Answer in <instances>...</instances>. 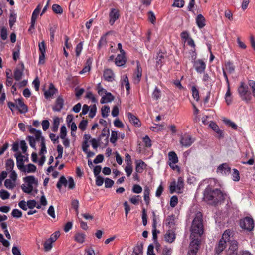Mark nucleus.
Returning <instances> with one entry per match:
<instances>
[{
	"instance_id": "nucleus-1",
	"label": "nucleus",
	"mask_w": 255,
	"mask_h": 255,
	"mask_svg": "<svg viewBox=\"0 0 255 255\" xmlns=\"http://www.w3.org/2000/svg\"><path fill=\"white\" fill-rule=\"evenodd\" d=\"M226 195L218 189H212L210 187H207L204 191V200L209 204L217 205L223 202Z\"/></svg>"
},
{
	"instance_id": "nucleus-2",
	"label": "nucleus",
	"mask_w": 255,
	"mask_h": 255,
	"mask_svg": "<svg viewBox=\"0 0 255 255\" xmlns=\"http://www.w3.org/2000/svg\"><path fill=\"white\" fill-rule=\"evenodd\" d=\"M190 239L201 241L202 235L204 233L202 214L201 212L196 214L191 227Z\"/></svg>"
},
{
	"instance_id": "nucleus-3",
	"label": "nucleus",
	"mask_w": 255,
	"mask_h": 255,
	"mask_svg": "<svg viewBox=\"0 0 255 255\" xmlns=\"http://www.w3.org/2000/svg\"><path fill=\"white\" fill-rule=\"evenodd\" d=\"M232 232L229 230H226L222 235L221 239L215 247V251L216 254H220L225 249L227 242L230 241Z\"/></svg>"
},
{
	"instance_id": "nucleus-4",
	"label": "nucleus",
	"mask_w": 255,
	"mask_h": 255,
	"mask_svg": "<svg viewBox=\"0 0 255 255\" xmlns=\"http://www.w3.org/2000/svg\"><path fill=\"white\" fill-rule=\"evenodd\" d=\"M240 226L242 229L251 231L254 227V220L251 217H246L240 220Z\"/></svg>"
},
{
	"instance_id": "nucleus-5",
	"label": "nucleus",
	"mask_w": 255,
	"mask_h": 255,
	"mask_svg": "<svg viewBox=\"0 0 255 255\" xmlns=\"http://www.w3.org/2000/svg\"><path fill=\"white\" fill-rule=\"evenodd\" d=\"M248 89V86L243 82L241 83L240 86L238 88V93L244 100L249 101L250 100V92Z\"/></svg>"
},
{
	"instance_id": "nucleus-6",
	"label": "nucleus",
	"mask_w": 255,
	"mask_h": 255,
	"mask_svg": "<svg viewBox=\"0 0 255 255\" xmlns=\"http://www.w3.org/2000/svg\"><path fill=\"white\" fill-rule=\"evenodd\" d=\"M17 166L18 168L22 172L27 173H33L35 172L36 170V167L32 164H29L27 166H25L24 164H22L21 161L18 160L17 162Z\"/></svg>"
},
{
	"instance_id": "nucleus-7",
	"label": "nucleus",
	"mask_w": 255,
	"mask_h": 255,
	"mask_svg": "<svg viewBox=\"0 0 255 255\" xmlns=\"http://www.w3.org/2000/svg\"><path fill=\"white\" fill-rule=\"evenodd\" d=\"M191 241L189 246V251L187 255H196L199 250L201 241L191 239Z\"/></svg>"
},
{
	"instance_id": "nucleus-8",
	"label": "nucleus",
	"mask_w": 255,
	"mask_h": 255,
	"mask_svg": "<svg viewBox=\"0 0 255 255\" xmlns=\"http://www.w3.org/2000/svg\"><path fill=\"white\" fill-rule=\"evenodd\" d=\"M193 139L191 135L185 134L181 137L180 143L183 146L189 147L194 142Z\"/></svg>"
},
{
	"instance_id": "nucleus-9",
	"label": "nucleus",
	"mask_w": 255,
	"mask_h": 255,
	"mask_svg": "<svg viewBox=\"0 0 255 255\" xmlns=\"http://www.w3.org/2000/svg\"><path fill=\"white\" fill-rule=\"evenodd\" d=\"M110 20L109 23L112 25L114 24L115 21L118 19L119 17V11L118 10L112 8L111 10V12L109 14Z\"/></svg>"
},
{
	"instance_id": "nucleus-10",
	"label": "nucleus",
	"mask_w": 255,
	"mask_h": 255,
	"mask_svg": "<svg viewBox=\"0 0 255 255\" xmlns=\"http://www.w3.org/2000/svg\"><path fill=\"white\" fill-rule=\"evenodd\" d=\"M16 107L21 113H25L28 111L27 107L22 101L21 99H18L16 100Z\"/></svg>"
},
{
	"instance_id": "nucleus-11",
	"label": "nucleus",
	"mask_w": 255,
	"mask_h": 255,
	"mask_svg": "<svg viewBox=\"0 0 255 255\" xmlns=\"http://www.w3.org/2000/svg\"><path fill=\"white\" fill-rule=\"evenodd\" d=\"M230 246L227 253H235V255H237V251L238 248V243L235 240L230 241Z\"/></svg>"
},
{
	"instance_id": "nucleus-12",
	"label": "nucleus",
	"mask_w": 255,
	"mask_h": 255,
	"mask_svg": "<svg viewBox=\"0 0 255 255\" xmlns=\"http://www.w3.org/2000/svg\"><path fill=\"white\" fill-rule=\"evenodd\" d=\"M230 167L227 163H223L218 167L217 172L226 175L230 172Z\"/></svg>"
},
{
	"instance_id": "nucleus-13",
	"label": "nucleus",
	"mask_w": 255,
	"mask_h": 255,
	"mask_svg": "<svg viewBox=\"0 0 255 255\" xmlns=\"http://www.w3.org/2000/svg\"><path fill=\"white\" fill-rule=\"evenodd\" d=\"M63 105L64 100L61 97H58L56 99L55 105L53 107V110L59 112L62 109Z\"/></svg>"
},
{
	"instance_id": "nucleus-14",
	"label": "nucleus",
	"mask_w": 255,
	"mask_h": 255,
	"mask_svg": "<svg viewBox=\"0 0 255 255\" xmlns=\"http://www.w3.org/2000/svg\"><path fill=\"white\" fill-rule=\"evenodd\" d=\"M165 240L166 242L171 243L175 239L176 235L172 230H168L165 235Z\"/></svg>"
},
{
	"instance_id": "nucleus-15",
	"label": "nucleus",
	"mask_w": 255,
	"mask_h": 255,
	"mask_svg": "<svg viewBox=\"0 0 255 255\" xmlns=\"http://www.w3.org/2000/svg\"><path fill=\"white\" fill-rule=\"evenodd\" d=\"M195 67L196 71L198 72L202 73L204 71L206 65L203 61L199 60L195 62Z\"/></svg>"
},
{
	"instance_id": "nucleus-16",
	"label": "nucleus",
	"mask_w": 255,
	"mask_h": 255,
	"mask_svg": "<svg viewBox=\"0 0 255 255\" xmlns=\"http://www.w3.org/2000/svg\"><path fill=\"white\" fill-rule=\"evenodd\" d=\"M126 58L125 57V54H118L115 59V64L118 66H123L126 63Z\"/></svg>"
},
{
	"instance_id": "nucleus-17",
	"label": "nucleus",
	"mask_w": 255,
	"mask_h": 255,
	"mask_svg": "<svg viewBox=\"0 0 255 255\" xmlns=\"http://www.w3.org/2000/svg\"><path fill=\"white\" fill-rule=\"evenodd\" d=\"M104 79L108 82H112L114 80V73L111 69H106L104 72Z\"/></svg>"
},
{
	"instance_id": "nucleus-18",
	"label": "nucleus",
	"mask_w": 255,
	"mask_h": 255,
	"mask_svg": "<svg viewBox=\"0 0 255 255\" xmlns=\"http://www.w3.org/2000/svg\"><path fill=\"white\" fill-rule=\"evenodd\" d=\"M24 64H21V69H16L14 72V78L15 80L19 81L21 79L23 76V72L24 70Z\"/></svg>"
},
{
	"instance_id": "nucleus-19",
	"label": "nucleus",
	"mask_w": 255,
	"mask_h": 255,
	"mask_svg": "<svg viewBox=\"0 0 255 255\" xmlns=\"http://www.w3.org/2000/svg\"><path fill=\"white\" fill-rule=\"evenodd\" d=\"M128 117L131 123L139 127L141 126V122L139 119L131 113H128Z\"/></svg>"
},
{
	"instance_id": "nucleus-20",
	"label": "nucleus",
	"mask_w": 255,
	"mask_h": 255,
	"mask_svg": "<svg viewBox=\"0 0 255 255\" xmlns=\"http://www.w3.org/2000/svg\"><path fill=\"white\" fill-rule=\"evenodd\" d=\"M105 94L106 95L103 96L101 99L100 102L101 104L110 102L114 100V97L111 93L106 92Z\"/></svg>"
},
{
	"instance_id": "nucleus-21",
	"label": "nucleus",
	"mask_w": 255,
	"mask_h": 255,
	"mask_svg": "<svg viewBox=\"0 0 255 255\" xmlns=\"http://www.w3.org/2000/svg\"><path fill=\"white\" fill-rule=\"evenodd\" d=\"M210 127L218 134L219 137H222L223 136V132L221 130L218 125L214 122H211L209 125Z\"/></svg>"
},
{
	"instance_id": "nucleus-22",
	"label": "nucleus",
	"mask_w": 255,
	"mask_h": 255,
	"mask_svg": "<svg viewBox=\"0 0 255 255\" xmlns=\"http://www.w3.org/2000/svg\"><path fill=\"white\" fill-rule=\"evenodd\" d=\"M196 23L200 28L205 25V19L202 14H199L196 19Z\"/></svg>"
},
{
	"instance_id": "nucleus-23",
	"label": "nucleus",
	"mask_w": 255,
	"mask_h": 255,
	"mask_svg": "<svg viewBox=\"0 0 255 255\" xmlns=\"http://www.w3.org/2000/svg\"><path fill=\"white\" fill-rule=\"evenodd\" d=\"M56 91L57 90L54 88V85L52 84H50L48 90L45 91L44 93L45 97L48 98L53 96L56 93Z\"/></svg>"
},
{
	"instance_id": "nucleus-24",
	"label": "nucleus",
	"mask_w": 255,
	"mask_h": 255,
	"mask_svg": "<svg viewBox=\"0 0 255 255\" xmlns=\"http://www.w3.org/2000/svg\"><path fill=\"white\" fill-rule=\"evenodd\" d=\"M24 181L27 184L38 185V181L35 179L34 176H28L23 178Z\"/></svg>"
},
{
	"instance_id": "nucleus-25",
	"label": "nucleus",
	"mask_w": 255,
	"mask_h": 255,
	"mask_svg": "<svg viewBox=\"0 0 255 255\" xmlns=\"http://www.w3.org/2000/svg\"><path fill=\"white\" fill-rule=\"evenodd\" d=\"M169 160L170 161L169 165L171 164H175L178 162V159L176 154L174 151H171L168 154ZM171 167V166H170Z\"/></svg>"
},
{
	"instance_id": "nucleus-26",
	"label": "nucleus",
	"mask_w": 255,
	"mask_h": 255,
	"mask_svg": "<svg viewBox=\"0 0 255 255\" xmlns=\"http://www.w3.org/2000/svg\"><path fill=\"white\" fill-rule=\"evenodd\" d=\"M145 166V163L142 160H137L136 161V171L138 173H141Z\"/></svg>"
},
{
	"instance_id": "nucleus-27",
	"label": "nucleus",
	"mask_w": 255,
	"mask_h": 255,
	"mask_svg": "<svg viewBox=\"0 0 255 255\" xmlns=\"http://www.w3.org/2000/svg\"><path fill=\"white\" fill-rule=\"evenodd\" d=\"M68 184V180L64 176H62L57 183L56 186L59 190H60L62 185L66 187Z\"/></svg>"
},
{
	"instance_id": "nucleus-28",
	"label": "nucleus",
	"mask_w": 255,
	"mask_h": 255,
	"mask_svg": "<svg viewBox=\"0 0 255 255\" xmlns=\"http://www.w3.org/2000/svg\"><path fill=\"white\" fill-rule=\"evenodd\" d=\"M175 216L174 215L168 216L166 219V225L169 228H172L175 224Z\"/></svg>"
},
{
	"instance_id": "nucleus-29",
	"label": "nucleus",
	"mask_w": 255,
	"mask_h": 255,
	"mask_svg": "<svg viewBox=\"0 0 255 255\" xmlns=\"http://www.w3.org/2000/svg\"><path fill=\"white\" fill-rule=\"evenodd\" d=\"M166 57V54L162 52H159L157 53V57H156V63L157 64H162L164 62V60L165 58Z\"/></svg>"
},
{
	"instance_id": "nucleus-30",
	"label": "nucleus",
	"mask_w": 255,
	"mask_h": 255,
	"mask_svg": "<svg viewBox=\"0 0 255 255\" xmlns=\"http://www.w3.org/2000/svg\"><path fill=\"white\" fill-rule=\"evenodd\" d=\"M60 123V119L58 117H55L53 118V122L52 124V127L51 128V129L52 131L55 132L57 131L58 129V127Z\"/></svg>"
},
{
	"instance_id": "nucleus-31",
	"label": "nucleus",
	"mask_w": 255,
	"mask_h": 255,
	"mask_svg": "<svg viewBox=\"0 0 255 255\" xmlns=\"http://www.w3.org/2000/svg\"><path fill=\"white\" fill-rule=\"evenodd\" d=\"M91 64V60L90 59H88L87 60L85 66H84L83 69L79 72V73L80 74H82L83 73L89 72L90 70Z\"/></svg>"
},
{
	"instance_id": "nucleus-32",
	"label": "nucleus",
	"mask_w": 255,
	"mask_h": 255,
	"mask_svg": "<svg viewBox=\"0 0 255 255\" xmlns=\"http://www.w3.org/2000/svg\"><path fill=\"white\" fill-rule=\"evenodd\" d=\"M143 252V245H137L134 249L132 255H142Z\"/></svg>"
},
{
	"instance_id": "nucleus-33",
	"label": "nucleus",
	"mask_w": 255,
	"mask_h": 255,
	"mask_svg": "<svg viewBox=\"0 0 255 255\" xmlns=\"http://www.w3.org/2000/svg\"><path fill=\"white\" fill-rule=\"evenodd\" d=\"M150 189L149 187H146L144 190V200L145 201L147 205H148L150 203Z\"/></svg>"
},
{
	"instance_id": "nucleus-34",
	"label": "nucleus",
	"mask_w": 255,
	"mask_h": 255,
	"mask_svg": "<svg viewBox=\"0 0 255 255\" xmlns=\"http://www.w3.org/2000/svg\"><path fill=\"white\" fill-rule=\"evenodd\" d=\"M176 186V191L178 193L181 192V190L184 187V181L182 177H179L178 178L177 184Z\"/></svg>"
},
{
	"instance_id": "nucleus-35",
	"label": "nucleus",
	"mask_w": 255,
	"mask_h": 255,
	"mask_svg": "<svg viewBox=\"0 0 255 255\" xmlns=\"http://www.w3.org/2000/svg\"><path fill=\"white\" fill-rule=\"evenodd\" d=\"M85 235L81 233H77L75 234V240L78 243H82L84 241Z\"/></svg>"
},
{
	"instance_id": "nucleus-36",
	"label": "nucleus",
	"mask_w": 255,
	"mask_h": 255,
	"mask_svg": "<svg viewBox=\"0 0 255 255\" xmlns=\"http://www.w3.org/2000/svg\"><path fill=\"white\" fill-rule=\"evenodd\" d=\"M122 85H125L127 91L128 92L130 89L129 82L127 75H124L122 81Z\"/></svg>"
},
{
	"instance_id": "nucleus-37",
	"label": "nucleus",
	"mask_w": 255,
	"mask_h": 255,
	"mask_svg": "<svg viewBox=\"0 0 255 255\" xmlns=\"http://www.w3.org/2000/svg\"><path fill=\"white\" fill-rule=\"evenodd\" d=\"M152 98L155 100H158L161 97V91L157 87H156L152 94Z\"/></svg>"
},
{
	"instance_id": "nucleus-38",
	"label": "nucleus",
	"mask_w": 255,
	"mask_h": 255,
	"mask_svg": "<svg viewBox=\"0 0 255 255\" xmlns=\"http://www.w3.org/2000/svg\"><path fill=\"white\" fill-rule=\"evenodd\" d=\"M14 166V163L12 159H8L5 163L6 170L8 171H12Z\"/></svg>"
},
{
	"instance_id": "nucleus-39",
	"label": "nucleus",
	"mask_w": 255,
	"mask_h": 255,
	"mask_svg": "<svg viewBox=\"0 0 255 255\" xmlns=\"http://www.w3.org/2000/svg\"><path fill=\"white\" fill-rule=\"evenodd\" d=\"M15 157L16 158V162L18 160L21 161V162L22 164L23 163V162L24 161H28V158L27 156H25L24 155H22L20 152H18L15 154Z\"/></svg>"
},
{
	"instance_id": "nucleus-40",
	"label": "nucleus",
	"mask_w": 255,
	"mask_h": 255,
	"mask_svg": "<svg viewBox=\"0 0 255 255\" xmlns=\"http://www.w3.org/2000/svg\"><path fill=\"white\" fill-rule=\"evenodd\" d=\"M90 112L89 114V117L91 118H94L97 112V107L95 104L90 106Z\"/></svg>"
},
{
	"instance_id": "nucleus-41",
	"label": "nucleus",
	"mask_w": 255,
	"mask_h": 255,
	"mask_svg": "<svg viewBox=\"0 0 255 255\" xmlns=\"http://www.w3.org/2000/svg\"><path fill=\"white\" fill-rule=\"evenodd\" d=\"M53 243V242L49 239L44 242V248L45 251H49L51 250Z\"/></svg>"
},
{
	"instance_id": "nucleus-42",
	"label": "nucleus",
	"mask_w": 255,
	"mask_h": 255,
	"mask_svg": "<svg viewBox=\"0 0 255 255\" xmlns=\"http://www.w3.org/2000/svg\"><path fill=\"white\" fill-rule=\"evenodd\" d=\"M110 112V107L108 106H104L101 109V114L103 118H106L108 116V113Z\"/></svg>"
},
{
	"instance_id": "nucleus-43",
	"label": "nucleus",
	"mask_w": 255,
	"mask_h": 255,
	"mask_svg": "<svg viewBox=\"0 0 255 255\" xmlns=\"http://www.w3.org/2000/svg\"><path fill=\"white\" fill-rule=\"evenodd\" d=\"M40 9V6L38 5L36 8V9L34 10L31 17V20H32V21H34L36 20L37 17L39 13Z\"/></svg>"
},
{
	"instance_id": "nucleus-44",
	"label": "nucleus",
	"mask_w": 255,
	"mask_h": 255,
	"mask_svg": "<svg viewBox=\"0 0 255 255\" xmlns=\"http://www.w3.org/2000/svg\"><path fill=\"white\" fill-rule=\"evenodd\" d=\"M10 194L6 190L2 189L0 191V197L2 200H6L9 198Z\"/></svg>"
},
{
	"instance_id": "nucleus-45",
	"label": "nucleus",
	"mask_w": 255,
	"mask_h": 255,
	"mask_svg": "<svg viewBox=\"0 0 255 255\" xmlns=\"http://www.w3.org/2000/svg\"><path fill=\"white\" fill-rule=\"evenodd\" d=\"M52 10L55 13L62 14L63 12V9L58 4H53L52 5Z\"/></svg>"
},
{
	"instance_id": "nucleus-46",
	"label": "nucleus",
	"mask_w": 255,
	"mask_h": 255,
	"mask_svg": "<svg viewBox=\"0 0 255 255\" xmlns=\"http://www.w3.org/2000/svg\"><path fill=\"white\" fill-rule=\"evenodd\" d=\"M226 70H227L230 73H233L235 70V67L233 64L230 62H228L225 64Z\"/></svg>"
},
{
	"instance_id": "nucleus-47",
	"label": "nucleus",
	"mask_w": 255,
	"mask_h": 255,
	"mask_svg": "<svg viewBox=\"0 0 255 255\" xmlns=\"http://www.w3.org/2000/svg\"><path fill=\"white\" fill-rule=\"evenodd\" d=\"M192 96L194 99H195L197 101L199 100V91L197 89L195 86H193L192 87Z\"/></svg>"
},
{
	"instance_id": "nucleus-48",
	"label": "nucleus",
	"mask_w": 255,
	"mask_h": 255,
	"mask_svg": "<svg viewBox=\"0 0 255 255\" xmlns=\"http://www.w3.org/2000/svg\"><path fill=\"white\" fill-rule=\"evenodd\" d=\"M184 5V0H174V2L172 4V6L177 7H183Z\"/></svg>"
},
{
	"instance_id": "nucleus-49",
	"label": "nucleus",
	"mask_w": 255,
	"mask_h": 255,
	"mask_svg": "<svg viewBox=\"0 0 255 255\" xmlns=\"http://www.w3.org/2000/svg\"><path fill=\"white\" fill-rule=\"evenodd\" d=\"M22 212L18 209H14L11 212V215L15 218H20L22 216Z\"/></svg>"
},
{
	"instance_id": "nucleus-50",
	"label": "nucleus",
	"mask_w": 255,
	"mask_h": 255,
	"mask_svg": "<svg viewBox=\"0 0 255 255\" xmlns=\"http://www.w3.org/2000/svg\"><path fill=\"white\" fill-rule=\"evenodd\" d=\"M27 140L29 141L30 146L34 149H36L35 141H36L33 136H28Z\"/></svg>"
},
{
	"instance_id": "nucleus-51",
	"label": "nucleus",
	"mask_w": 255,
	"mask_h": 255,
	"mask_svg": "<svg viewBox=\"0 0 255 255\" xmlns=\"http://www.w3.org/2000/svg\"><path fill=\"white\" fill-rule=\"evenodd\" d=\"M67 135V129L65 126L63 125L60 128V137L61 139H64Z\"/></svg>"
},
{
	"instance_id": "nucleus-52",
	"label": "nucleus",
	"mask_w": 255,
	"mask_h": 255,
	"mask_svg": "<svg viewBox=\"0 0 255 255\" xmlns=\"http://www.w3.org/2000/svg\"><path fill=\"white\" fill-rule=\"evenodd\" d=\"M41 149L39 152L40 155L43 154L44 153H46V147L45 143V139L42 138V141L41 142Z\"/></svg>"
},
{
	"instance_id": "nucleus-53",
	"label": "nucleus",
	"mask_w": 255,
	"mask_h": 255,
	"mask_svg": "<svg viewBox=\"0 0 255 255\" xmlns=\"http://www.w3.org/2000/svg\"><path fill=\"white\" fill-rule=\"evenodd\" d=\"M172 249L171 248L165 247L162 250L161 255H171Z\"/></svg>"
},
{
	"instance_id": "nucleus-54",
	"label": "nucleus",
	"mask_w": 255,
	"mask_h": 255,
	"mask_svg": "<svg viewBox=\"0 0 255 255\" xmlns=\"http://www.w3.org/2000/svg\"><path fill=\"white\" fill-rule=\"evenodd\" d=\"M125 172H126L127 176L129 177L132 172V168L131 164H127L125 168Z\"/></svg>"
},
{
	"instance_id": "nucleus-55",
	"label": "nucleus",
	"mask_w": 255,
	"mask_h": 255,
	"mask_svg": "<svg viewBox=\"0 0 255 255\" xmlns=\"http://www.w3.org/2000/svg\"><path fill=\"white\" fill-rule=\"evenodd\" d=\"M233 180L235 181H238L240 180L239 172L236 169H233L232 173Z\"/></svg>"
},
{
	"instance_id": "nucleus-56",
	"label": "nucleus",
	"mask_w": 255,
	"mask_h": 255,
	"mask_svg": "<svg viewBox=\"0 0 255 255\" xmlns=\"http://www.w3.org/2000/svg\"><path fill=\"white\" fill-rule=\"evenodd\" d=\"M41 131L40 130H38L37 131H36V132L34 134V136H35V139L37 141H41V142H42V138L43 139H44V137L43 136H42L41 135Z\"/></svg>"
},
{
	"instance_id": "nucleus-57",
	"label": "nucleus",
	"mask_w": 255,
	"mask_h": 255,
	"mask_svg": "<svg viewBox=\"0 0 255 255\" xmlns=\"http://www.w3.org/2000/svg\"><path fill=\"white\" fill-rule=\"evenodd\" d=\"M87 123H88V122L87 120H82L79 125V128L82 131L85 130L86 128Z\"/></svg>"
},
{
	"instance_id": "nucleus-58",
	"label": "nucleus",
	"mask_w": 255,
	"mask_h": 255,
	"mask_svg": "<svg viewBox=\"0 0 255 255\" xmlns=\"http://www.w3.org/2000/svg\"><path fill=\"white\" fill-rule=\"evenodd\" d=\"M59 236V231H56L50 236V237L49 238V239L51 240L52 242H54L55 241H56V240L58 239Z\"/></svg>"
},
{
	"instance_id": "nucleus-59",
	"label": "nucleus",
	"mask_w": 255,
	"mask_h": 255,
	"mask_svg": "<svg viewBox=\"0 0 255 255\" xmlns=\"http://www.w3.org/2000/svg\"><path fill=\"white\" fill-rule=\"evenodd\" d=\"M178 203V198L176 196H173L170 201V205L171 207H174L176 206Z\"/></svg>"
},
{
	"instance_id": "nucleus-60",
	"label": "nucleus",
	"mask_w": 255,
	"mask_h": 255,
	"mask_svg": "<svg viewBox=\"0 0 255 255\" xmlns=\"http://www.w3.org/2000/svg\"><path fill=\"white\" fill-rule=\"evenodd\" d=\"M117 132L115 131H112L111 136L110 138V141L111 143L114 144L117 140Z\"/></svg>"
},
{
	"instance_id": "nucleus-61",
	"label": "nucleus",
	"mask_w": 255,
	"mask_h": 255,
	"mask_svg": "<svg viewBox=\"0 0 255 255\" xmlns=\"http://www.w3.org/2000/svg\"><path fill=\"white\" fill-rule=\"evenodd\" d=\"M114 182L112 179L106 178L105 180V186L106 188H111L114 184Z\"/></svg>"
},
{
	"instance_id": "nucleus-62",
	"label": "nucleus",
	"mask_w": 255,
	"mask_h": 255,
	"mask_svg": "<svg viewBox=\"0 0 255 255\" xmlns=\"http://www.w3.org/2000/svg\"><path fill=\"white\" fill-rule=\"evenodd\" d=\"M83 44L82 42H80L78 43L76 47L75 52L76 56H79L81 53V52L82 50Z\"/></svg>"
},
{
	"instance_id": "nucleus-63",
	"label": "nucleus",
	"mask_w": 255,
	"mask_h": 255,
	"mask_svg": "<svg viewBox=\"0 0 255 255\" xmlns=\"http://www.w3.org/2000/svg\"><path fill=\"white\" fill-rule=\"evenodd\" d=\"M4 185L8 189H12L14 184L12 183L10 179H6L4 182Z\"/></svg>"
},
{
	"instance_id": "nucleus-64",
	"label": "nucleus",
	"mask_w": 255,
	"mask_h": 255,
	"mask_svg": "<svg viewBox=\"0 0 255 255\" xmlns=\"http://www.w3.org/2000/svg\"><path fill=\"white\" fill-rule=\"evenodd\" d=\"M104 160V156L102 154L98 155L95 159L94 160L93 162L95 164L101 163Z\"/></svg>"
}]
</instances>
